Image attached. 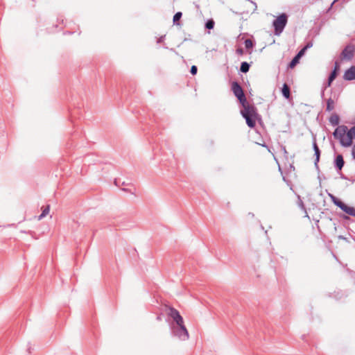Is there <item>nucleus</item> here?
<instances>
[{
    "label": "nucleus",
    "mask_w": 355,
    "mask_h": 355,
    "mask_svg": "<svg viewBox=\"0 0 355 355\" xmlns=\"http://www.w3.org/2000/svg\"><path fill=\"white\" fill-rule=\"evenodd\" d=\"M334 136L338 139L340 144L345 147H349L352 144L349 137V132L347 128L345 125L338 126L334 132Z\"/></svg>",
    "instance_id": "nucleus-1"
},
{
    "label": "nucleus",
    "mask_w": 355,
    "mask_h": 355,
    "mask_svg": "<svg viewBox=\"0 0 355 355\" xmlns=\"http://www.w3.org/2000/svg\"><path fill=\"white\" fill-rule=\"evenodd\" d=\"M168 315L173 319V320L180 327H182L183 332H184L185 334H187V329L184 324L183 318L180 315L179 311L173 307H169Z\"/></svg>",
    "instance_id": "nucleus-2"
},
{
    "label": "nucleus",
    "mask_w": 355,
    "mask_h": 355,
    "mask_svg": "<svg viewBox=\"0 0 355 355\" xmlns=\"http://www.w3.org/2000/svg\"><path fill=\"white\" fill-rule=\"evenodd\" d=\"M286 22L287 18L285 15H280L274 21L273 26L275 27L276 35H279L282 32Z\"/></svg>",
    "instance_id": "nucleus-3"
},
{
    "label": "nucleus",
    "mask_w": 355,
    "mask_h": 355,
    "mask_svg": "<svg viewBox=\"0 0 355 355\" xmlns=\"http://www.w3.org/2000/svg\"><path fill=\"white\" fill-rule=\"evenodd\" d=\"M312 46L313 44L311 42L307 43V44L303 49H302L291 60L289 64V67L293 69L297 65V64L299 63L300 58L304 55L306 51Z\"/></svg>",
    "instance_id": "nucleus-4"
},
{
    "label": "nucleus",
    "mask_w": 355,
    "mask_h": 355,
    "mask_svg": "<svg viewBox=\"0 0 355 355\" xmlns=\"http://www.w3.org/2000/svg\"><path fill=\"white\" fill-rule=\"evenodd\" d=\"M232 89L234 94L238 98L239 101L242 104H244L246 102V98L241 87L236 82H234L232 83Z\"/></svg>",
    "instance_id": "nucleus-5"
},
{
    "label": "nucleus",
    "mask_w": 355,
    "mask_h": 355,
    "mask_svg": "<svg viewBox=\"0 0 355 355\" xmlns=\"http://www.w3.org/2000/svg\"><path fill=\"white\" fill-rule=\"evenodd\" d=\"M355 53V46L353 44L347 45L341 53V59L344 60H351Z\"/></svg>",
    "instance_id": "nucleus-6"
},
{
    "label": "nucleus",
    "mask_w": 355,
    "mask_h": 355,
    "mask_svg": "<svg viewBox=\"0 0 355 355\" xmlns=\"http://www.w3.org/2000/svg\"><path fill=\"white\" fill-rule=\"evenodd\" d=\"M334 202L346 214L355 216V208L347 205L346 204H345L341 200L337 198L334 199Z\"/></svg>",
    "instance_id": "nucleus-7"
},
{
    "label": "nucleus",
    "mask_w": 355,
    "mask_h": 355,
    "mask_svg": "<svg viewBox=\"0 0 355 355\" xmlns=\"http://www.w3.org/2000/svg\"><path fill=\"white\" fill-rule=\"evenodd\" d=\"M243 105L244 106V110L241 111V114L243 117L249 116H255L256 112L253 106H250L249 105H245V103Z\"/></svg>",
    "instance_id": "nucleus-8"
},
{
    "label": "nucleus",
    "mask_w": 355,
    "mask_h": 355,
    "mask_svg": "<svg viewBox=\"0 0 355 355\" xmlns=\"http://www.w3.org/2000/svg\"><path fill=\"white\" fill-rule=\"evenodd\" d=\"M343 78L347 80H355V66H352L347 69L345 71Z\"/></svg>",
    "instance_id": "nucleus-9"
},
{
    "label": "nucleus",
    "mask_w": 355,
    "mask_h": 355,
    "mask_svg": "<svg viewBox=\"0 0 355 355\" xmlns=\"http://www.w3.org/2000/svg\"><path fill=\"white\" fill-rule=\"evenodd\" d=\"M174 334L175 336H178L181 340H186L189 339V334L187 331V334H185L184 332L182 330V327H180L174 331Z\"/></svg>",
    "instance_id": "nucleus-10"
},
{
    "label": "nucleus",
    "mask_w": 355,
    "mask_h": 355,
    "mask_svg": "<svg viewBox=\"0 0 355 355\" xmlns=\"http://www.w3.org/2000/svg\"><path fill=\"white\" fill-rule=\"evenodd\" d=\"M42 214L38 216L37 220H40L45 216H46L50 211V205H47L46 207H42Z\"/></svg>",
    "instance_id": "nucleus-11"
},
{
    "label": "nucleus",
    "mask_w": 355,
    "mask_h": 355,
    "mask_svg": "<svg viewBox=\"0 0 355 355\" xmlns=\"http://www.w3.org/2000/svg\"><path fill=\"white\" fill-rule=\"evenodd\" d=\"M335 162H336V166H337V168L339 170H341V168L343 167V165L345 163L343 156L341 155H337Z\"/></svg>",
    "instance_id": "nucleus-12"
},
{
    "label": "nucleus",
    "mask_w": 355,
    "mask_h": 355,
    "mask_svg": "<svg viewBox=\"0 0 355 355\" xmlns=\"http://www.w3.org/2000/svg\"><path fill=\"white\" fill-rule=\"evenodd\" d=\"M255 116H249L244 117L246 120V123L250 128H254L255 126L256 122H255Z\"/></svg>",
    "instance_id": "nucleus-13"
},
{
    "label": "nucleus",
    "mask_w": 355,
    "mask_h": 355,
    "mask_svg": "<svg viewBox=\"0 0 355 355\" xmlns=\"http://www.w3.org/2000/svg\"><path fill=\"white\" fill-rule=\"evenodd\" d=\"M338 69H339V67L336 64L334 70L331 72V75L329 76L328 86H330L331 84V82L336 78V77L337 76V71L338 70Z\"/></svg>",
    "instance_id": "nucleus-14"
},
{
    "label": "nucleus",
    "mask_w": 355,
    "mask_h": 355,
    "mask_svg": "<svg viewBox=\"0 0 355 355\" xmlns=\"http://www.w3.org/2000/svg\"><path fill=\"white\" fill-rule=\"evenodd\" d=\"M282 94L284 95V96L286 98H289L290 97V88L288 86L287 84H284L283 85V87H282Z\"/></svg>",
    "instance_id": "nucleus-15"
},
{
    "label": "nucleus",
    "mask_w": 355,
    "mask_h": 355,
    "mask_svg": "<svg viewBox=\"0 0 355 355\" xmlns=\"http://www.w3.org/2000/svg\"><path fill=\"white\" fill-rule=\"evenodd\" d=\"M334 109V101L331 98L328 99L327 101V110L328 111H331Z\"/></svg>",
    "instance_id": "nucleus-16"
},
{
    "label": "nucleus",
    "mask_w": 355,
    "mask_h": 355,
    "mask_svg": "<svg viewBox=\"0 0 355 355\" xmlns=\"http://www.w3.org/2000/svg\"><path fill=\"white\" fill-rule=\"evenodd\" d=\"M249 64L246 62H244L241 63L240 69L242 72L246 73L249 71Z\"/></svg>",
    "instance_id": "nucleus-17"
},
{
    "label": "nucleus",
    "mask_w": 355,
    "mask_h": 355,
    "mask_svg": "<svg viewBox=\"0 0 355 355\" xmlns=\"http://www.w3.org/2000/svg\"><path fill=\"white\" fill-rule=\"evenodd\" d=\"M181 17H182L181 12H176L175 14V15L173 16V23L177 25H179V23H178V21L180 19Z\"/></svg>",
    "instance_id": "nucleus-18"
},
{
    "label": "nucleus",
    "mask_w": 355,
    "mask_h": 355,
    "mask_svg": "<svg viewBox=\"0 0 355 355\" xmlns=\"http://www.w3.org/2000/svg\"><path fill=\"white\" fill-rule=\"evenodd\" d=\"M349 137L350 138V140L351 141H352V140L354 139H355V125L354 127H352V128H350L349 130Z\"/></svg>",
    "instance_id": "nucleus-19"
},
{
    "label": "nucleus",
    "mask_w": 355,
    "mask_h": 355,
    "mask_svg": "<svg viewBox=\"0 0 355 355\" xmlns=\"http://www.w3.org/2000/svg\"><path fill=\"white\" fill-rule=\"evenodd\" d=\"M214 26V21L212 19L208 20L205 24V27L208 29H212Z\"/></svg>",
    "instance_id": "nucleus-20"
},
{
    "label": "nucleus",
    "mask_w": 355,
    "mask_h": 355,
    "mask_svg": "<svg viewBox=\"0 0 355 355\" xmlns=\"http://www.w3.org/2000/svg\"><path fill=\"white\" fill-rule=\"evenodd\" d=\"M314 150L316 155V162H318L320 158V150L316 144H314Z\"/></svg>",
    "instance_id": "nucleus-21"
},
{
    "label": "nucleus",
    "mask_w": 355,
    "mask_h": 355,
    "mask_svg": "<svg viewBox=\"0 0 355 355\" xmlns=\"http://www.w3.org/2000/svg\"><path fill=\"white\" fill-rule=\"evenodd\" d=\"M245 46L246 49H251L253 46V43L251 40H246L245 41Z\"/></svg>",
    "instance_id": "nucleus-22"
},
{
    "label": "nucleus",
    "mask_w": 355,
    "mask_h": 355,
    "mask_svg": "<svg viewBox=\"0 0 355 355\" xmlns=\"http://www.w3.org/2000/svg\"><path fill=\"white\" fill-rule=\"evenodd\" d=\"M330 121L331 123L334 124V125H336L338 123V116L335 115V116H332L331 118H330Z\"/></svg>",
    "instance_id": "nucleus-23"
},
{
    "label": "nucleus",
    "mask_w": 355,
    "mask_h": 355,
    "mask_svg": "<svg viewBox=\"0 0 355 355\" xmlns=\"http://www.w3.org/2000/svg\"><path fill=\"white\" fill-rule=\"evenodd\" d=\"M197 71H198V69H197L196 66L193 65L191 67V74L196 75V73H197Z\"/></svg>",
    "instance_id": "nucleus-24"
},
{
    "label": "nucleus",
    "mask_w": 355,
    "mask_h": 355,
    "mask_svg": "<svg viewBox=\"0 0 355 355\" xmlns=\"http://www.w3.org/2000/svg\"><path fill=\"white\" fill-rule=\"evenodd\" d=\"M352 155L353 159H355V144L354 145L352 149Z\"/></svg>",
    "instance_id": "nucleus-25"
}]
</instances>
